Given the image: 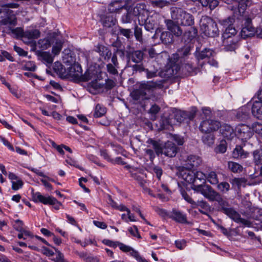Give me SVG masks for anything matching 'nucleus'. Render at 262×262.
I'll list each match as a JSON object with an SVG mask.
<instances>
[{
	"label": "nucleus",
	"mask_w": 262,
	"mask_h": 262,
	"mask_svg": "<svg viewBox=\"0 0 262 262\" xmlns=\"http://www.w3.org/2000/svg\"><path fill=\"white\" fill-rule=\"evenodd\" d=\"M180 69V66L177 64L167 66L165 70L160 72L158 74L159 76L164 78L163 79L141 83L139 88L132 93L133 98L136 100L143 99L148 94L152 93L157 89H163L166 80L177 75Z\"/></svg>",
	"instance_id": "f257e3e1"
},
{
	"label": "nucleus",
	"mask_w": 262,
	"mask_h": 262,
	"mask_svg": "<svg viewBox=\"0 0 262 262\" xmlns=\"http://www.w3.org/2000/svg\"><path fill=\"white\" fill-rule=\"evenodd\" d=\"M209 201H216L218 203L221 210L228 215L230 218L233 220L237 223H241L246 227H250L251 223L248 219H245L241 217V215L236 211L233 208L230 207L228 202L224 199L223 196L216 190H214Z\"/></svg>",
	"instance_id": "f03ea898"
},
{
	"label": "nucleus",
	"mask_w": 262,
	"mask_h": 262,
	"mask_svg": "<svg viewBox=\"0 0 262 262\" xmlns=\"http://www.w3.org/2000/svg\"><path fill=\"white\" fill-rule=\"evenodd\" d=\"M152 147L158 156L163 154L169 158L174 157L178 153V147L170 141H167L163 143H160L157 141H150Z\"/></svg>",
	"instance_id": "7ed1b4c3"
},
{
	"label": "nucleus",
	"mask_w": 262,
	"mask_h": 262,
	"mask_svg": "<svg viewBox=\"0 0 262 262\" xmlns=\"http://www.w3.org/2000/svg\"><path fill=\"white\" fill-rule=\"evenodd\" d=\"M171 18L178 24L184 26H191L194 24V18L190 13L179 8H173L171 12Z\"/></svg>",
	"instance_id": "20e7f679"
},
{
	"label": "nucleus",
	"mask_w": 262,
	"mask_h": 262,
	"mask_svg": "<svg viewBox=\"0 0 262 262\" xmlns=\"http://www.w3.org/2000/svg\"><path fill=\"white\" fill-rule=\"evenodd\" d=\"M200 30L202 33L208 37H214L219 35L217 24L210 17L203 16L200 20Z\"/></svg>",
	"instance_id": "39448f33"
},
{
	"label": "nucleus",
	"mask_w": 262,
	"mask_h": 262,
	"mask_svg": "<svg viewBox=\"0 0 262 262\" xmlns=\"http://www.w3.org/2000/svg\"><path fill=\"white\" fill-rule=\"evenodd\" d=\"M33 200L35 202H40L45 205L50 204L53 205L54 208L56 210H58L60 206L62 205L56 198L53 196H44L38 192L33 193Z\"/></svg>",
	"instance_id": "423d86ee"
},
{
	"label": "nucleus",
	"mask_w": 262,
	"mask_h": 262,
	"mask_svg": "<svg viewBox=\"0 0 262 262\" xmlns=\"http://www.w3.org/2000/svg\"><path fill=\"white\" fill-rule=\"evenodd\" d=\"M221 126V125L219 121L212 119H207L201 122L199 129L203 133H210L218 130Z\"/></svg>",
	"instance_id": "0eeeda50"
},
{
	"label": "nucleus",
	"mask_w": 262,
	"mask_h": 262,
	"mask_svg": "<svg viewBox=\"0 0 262 262\" xmlns=\"http://www.w3.org/2000/svg\"><path fill=\"white\" fill-rule=\"evenodd\" d=\"M159 16L155 14L150 16L142 18L140 25H144L146 30L151 31L156 29L159 24Z\"/></svg>",
	"instance_id": "6e6552de"
},
{
	"label": "nucleus",
	"mask_w": 262,
	"mask_h": 262,
	"mask_svg": "<svg viewBox=\"0 0 262 262\" xmlns=\"http://www.w3.org/2000/svg\"><path fill=\"white\" fill-rule=\"evenodd\" d=\"M0 23L2 25H15L16 20L13 11L10 9H0Z\"/></svg>",
	"instance_id": "1a4fd4ad"
},
{
	"label": "nucleus",
	"mask_w": 262,
	"mask_h": 262,
	"mask_svg": "<svg viewBox=\"0 0 262 262\" xmlns=\"http://www.w3.org/2000/svg\"><path fill=\"white\" fill-rule=\"evenodd\" d=\"M237 135L243 141H247L253 136L252 127L244 124H239L236 127Z\"/></svg>",
	"instance_id": "9d476101"
},
{
	"label": "nucleus",
	"mask_w": 262,
	"mask_h": 262,
	"mask_svg": "<svg viewBox=\"0 0 262 262\" xmlns=\"http://www.w3.org/2000/svg\"><path fill=\"white\" fill-rule=\"evenodd\" d=\"M192 189L195 192L201 193L205 198L209 200L214 189L210 185L195 184L193 183Z\"/></svg>",
	"instance_id": "9b49d317"
},
{
	"label": "nucleus",
	"mask_w": 262,
	"mask_h": 262,
	"mask_svg": "<svg viewBox=\"0 0 262 262\" xmlns=\"http://www.w3.org/2000/svg\"><path fill=\"white\" fill-rule=\"evenodd\" d=\"M130 9H132L135 17L138 16L139 23L142 20V18H144L148 14L146 6L144 3H138L133 7H130Z\"/></svg>",
	"instance_id": "f8f14e48"
},
{
	"label": "nucleus",
	"mask_w": 262,
	"mask_h": 262,
	"mask_svg": "<svg viewBox=\"0 0 262 262\" xmlns=\"http://www.w3.org/2000/svg\"><path fill=\"white\" fill-rule=\"evenodd\" d=\"M252 20L249 17H246L245 19L244 26L241 31V37L243 38L253 36L255 33L254 28L252 27Z\"/></svg>",
	"instance_id": "ddd939ff"
},
{
	"label": "nucleus",
	"mask_w": 262,
	"mask_h": 262,
	"mask_svg": "<svg viewBox=\"0 0 262 262\" xmlns=\"http://www.w3.org/2000/svg\"><path fill=\"white\" fill-rule=\"evenodd\" d=\"M195 115L196 111L194 110L190 111H178L175 114L174 118L178 122H182L192 120Z\"/></svg>",
	"instance_id": "4468645a"
},
{
	"label": "nucleus",
	"mask_w": 262,
	"mask_h": 262,
	"mask_svg": "<svg viewBox=\"0 0 262 262\" xmlns=\"http://www.w3.org/2000/svg\"><path fill=\"white\" fill-rule=\"evenodd\" d=\"M165 23L167 29L171 33H173L176 36H180L183 34V31L178 25L176 24L173 20L170 19L165 20Z\"/></svg>",
	"instance_id": "2eb2a0df"
},
{
	"label": "nucleus",
	"mask_w": 262,
	"mask_h": 262,
	"mask_svg": "<svg viewBox=\"0 0 262 262\" xmlns=\"http://www.w3.org/2000/svg\"><path fill=\"white\" fill-rule=\"evenodd\" d=\"M202 162L200 157L196 156L191 155L188 157L186 161L187 169H194L200 166Z\"/></svg>",
	"instance_id": "dca6fc26"
},
{
	"label": "nucleus",
	"mask_w": 262,
	"mask_h": 262,
	"mask_svg": "<svg viewBox=\"0 0 262 262\" xmlns=\"http://www.w3.org/2000/svg\"><path fill=\"white\" fill-rule=\"evenodd\" d=\"M238 37H234L230 39H223L224 49L226 51H234L238 47Z\"/></svg>",
	"instance_id": "f3484780"
},
{
	"label": "nucleus",
	"mask_w": 262,
	"mask_h": 262,
	"mask_svg": "<svg viewBox=\"0 0 262 262\" xmlns=\"http://www.w3.org/2000/svg\"><path fill=\"white\" fill-rule=\"evenodd\" d=\"M170 218L176 222L181 224H188L185 214L177 210H173L169 215Z\"/></svg>",
	"instance_id": "a211bd4d"
},
{
	"label": "nucleus",
	"mask_w": 262,
	"mask_h": 262,
	"mask_svg": "<svg viewBox=\"0 0 262 262\" xmlns=\"http://www.w3.org/2000/svg\"><path fill=\"white\" fill-rule=\"evenodd\" d=\"M144 52L141 50L130 51L127 53V57L135 63H141L143 59Z\"/></svg>",
	"instance_id": "6ab92c4d"
},
{
	"label": "nucleus",
	"mask_w": 262,
	"mask_h": 262,
	"mask_svg": "<svg viewBox=\"0 0 262 262\" xmlns=\"http://www.w3.org/2000/svg\"><path fill=\"white\" fill-rule=\"evenodd\" d=\"M101 22L104 27L110 28L116 24L117 19L114 15L110 12L101 17Z\"/></svg>",
	"instance_id": "aec40b11"
},
{
	"label": "nucleus",
	"mask_w": 262,
	"mask_h": 262,
	"mask_svg": "<svg viewBox=\"0 0 262 262\" xmlns=\"http://www.w3.org/2000/svg\"><path fill=\"white\" fill-rule=\"evenodd\" d=\"M220 132L224 138L227 140H231L235 136V133L233 128L227 124L221 126Z\"/></svg>",
	"instance_id": "412c9836"
},
{
	"label": "nucleus",
	"mask_w": 262,
	"mask_h": 262,
	"mask_svg": "<svg viewBox=\"0 0 262 262\" xmlns=\"http://www.w3.org/2000/svg\"><path fill=\"white\" fill-rule=\"evenodd\" d=\"M123 10H124V12L121 17V21L123 24L130 23L132 20L135 18L132 9H130V7H125Z\"/></svg>",
	"instance_id": "4be33fe9"
},
{
	"label": "nucleus",
	"mask_w": 262,
	"mask_h": 262,
	"mask_svg": "<svg viewBox=\"0 0 262 262\" xmlns=\"http://www.w3.org/2000/svg\"><path fill=\"white\" fill-rule=\"evenodd\" d=\"M95 51L99 53V55L105 60L109 59L112 55L111 50L107 47L102 45H98L96 47Z\"/></svg>",
	"instance_id": "5701e85b"
},
{
	"label": "nucleus",
	"mask_w": 262,
	"mask_h": 262,
	"mask_svg": "<svg viewBox=\"0 0 262 262\" xmlns=\"http://www.w3.org/2000/svg\"><path fill=\"white\" fill-rule=\"evenodd\" d=\"M253 115L258 119H262V102L255 101L251 108Z\"/></svg>",
	"instance_id": "b1692460"
},
{
	"label": "nucleus",
	"mask_w": 262,
	"mask_h": 262,
	"mask_svg": "<svg viewBox=\"0 0 262 262\" xmlns=\"http://www.w3.org/2000/svg\"><path fill=\"white\" fill-rule=\"evenodd\" d=\"M150 141H155L152 139H149L147 141L146 143L147 144V147L144 149V151L145 153V155L148 156L149 160L151 161H152L156 157V155H157L155 150L152 147V144L150 143Z\"/></svg>",
	"instance_id": "393cba45"
},
{
	"label": "nucleus",
	"mask_w": 262,
	"mask_h": 262,
	"mask_svg": "<svg viewBox=\"0 0 262 262\" xmlns=\"http://www.w3.org/2000/svg\"><path fill=\"white\" fill-rule=\"evenodd\" d=\"M118 246L120 249L124 252L128 253L129 254L136 258L139 254V252L129 246L123 243H118Z\"/></svg>",
	"instance_id": "a878e982"
},
{
	"label": "nucleus",
	"mask_w": 262,
	"mask_h": 262,
	"mask_svg": "<svg viewBox=\"0 0 262 262\" xmlns=\"http://www.w3.org/2000/svg\"><path fill=\"white\" fill-rule=\"evenodd\" d=\"M215 54L213 50L205 48L202 51L198 52L196 54V57L198 60H203L206 58H210L211 57H213Z\"/></svg>",
	"instance_id": "bb28decb"
},
{
	"label": "nucleus",
	"mask_w": 262,
	"mask_h": 262,
	"mask_svg": "<svg viewBox=\"0 0 262 262\" xmlns=\"http://www.w3.org/2000/svg\"><path fill=\"white\" fill-rule=\"evenodd\" d=\"M36 55L47 64H51L53 62V57L48 52L37 51Z\"/></svg>",
	"instance_id": "cd10ccee"
},
{
	"label": "nucleus",
	"mask_w": 262,
	"mask_h": 262,
	"mask_svg": "<svg viewBox=\"0 0 262 262\" xmlns=\"http://www.w3.org/2000/svg\"><path fill=\"white\" fill-rule=\"evenodd\" d=\"M248 155L249 153L245 151L241 146H236L232 152V156L234 159L246 158Z\"/></svg>",
	"instance_id": "c85d7f7f"
},
{
	"label": "nucleus",
	"mask_w": 262,
	"mask_h": 262,
	"mask_svg": "<svg viewBox=\"0 0 262 262\" xmlns=\"http://www.w3.org/2000/svg\"><path fill=\"white\" fill-rule=\"evenodd\" d=\"M182 70L186 75L196 74L200 70L198 68L194 67L191 63H186L182 67Z\"/></svg>",
	"instance_id": "c756f323"
},
{
	"label": "nucleus",
	"mask_w": 262,
	"mask_h": 262,
	"mask_svg": "<svg viewBox=\"0 0 262 262\" xmlns=\"http://www.w3.org/2000/svg\"><path fill=\"white\" fill-rule=\"evenodd\" d=\"M40 33L38 30L33 29L28 30L24 32L23 34V38L28 39H33L38 38L40 36Z\"/></svg>",
	"instance_id": "7c9ffc66"
},
{
	"label": "nucleus",
	"mask_w": 262,
	"mask_h": 262,
	"mask_svg": "<svg viewBox=\"0 0 262 262\" xmlns=\"http://www.w3.org/2000/svg\"><path fill=\"white\" fill-rule=\"evenodd\" d=\"M249 109L247 106L242 107L237 113L236 117L240 120H246L249 118Z\"/></svg>",
	"instance_id": "2f4dec72"
},
{
	"label": "nucleus",
	"mask_w": 262,
	"mask_h": 262,
	"mask_svg": "<svg viewBox=\"0 0 262 262\" xmlns=\"http://www.w3.org/2000/svg\"><path fill=\"white\" fill-rule=\"evenodd\" d=\"M183 179L189 184L195 183V172L192 170H187L182 173Z\"/></svg>",
	"instance_id": "473e14b6"
},
{
	"label": "nucleus",
	"mask_w": 262,
	"mask_h": 262,
	"mask_svg": "<svg viewBox=\"0 0 262 262\" xmlns=\"http://www.w3.org/2000/svg\"><path fill=\"white\" fill-rule=\"evenodd\" d=\"M237 31L236 29L232 27H228L226 28L225 32L223 34V39H230L233 38L236 36Z\"/></svg>",
	"instance_id": "72a5a7b5"
},
{
	"label": "nucleus",
	"mask_w": 262,
	"mask_h": 262,
	"mask_svg": "<svg viewBox=\"0 0 262 262\" xmlns=\"http://www.w3.org/2000/svg\"><path fill=\"white\" fill-rule=\"evenodd\" d=\"M198 30L195 27H191L185 30L183 33L184 39L192 40L197 35Z\"/></svg>",
	"instance_id": "f704fd0d"
},
{
	"label": "nucleus",
	"mask_w": 262,
	"mask_h": 262,
	"mask_svg": "<svg viewBox=\"0 0 262 262\" xmlns=\"http://www.w3.org/2000/svg\"><path fill=\"white\" fill-rule=\"evenodd\" d=\"M162 42L166 45L171 43L173 41V35L170 32H163L160 35Z\"/></svg>",
	"instance_id": "c9c22d12"
},
{
	"label": "nucleus",
	"mask_w": 262,
	"mask_h": 262,
	"mask_svg": "<svg viewBox=\"0 0 262 262\" xmlns=\"http://www.w3.org/2000/svg\"><path fill=\"white\" fill-rule=\"evenodd\" d=\"M205 134L202 137V140L203 143L208 146H212L214 143V136L213 134L210 133Z\"/></svg>",
	"instance_id": "e433bc0d"
},
{
	"label": "nucleus",
	"mask_w": 262,
	"mask_h": 262,
	"mask_svg": "<svg viewBox=\"0 0 262 262\" xmlns=\"http://www.w3.org/2000/svg\"><path fill=\"white\" fill-rule=\"evenodd\" d=\"M228 168L234 173H240L243 169V167L241 164L232 161L228 162Z\"/></svg>",
	"instance_id": "4c0bfd02"
},
{
	"label": "nucleus",
	"mask_w": 262,
	"mask_h": 262,
	"mask_svg": "<svg viewBox=\"0 0 262 262\" xmlns=\"http://www.w3.org/2000/svg\"><path fill=\"white\" fill-rule=\"evenodd\" d=\"M206 179L212 185H216L219 183L217 174L214 171H211L206 174Z\"/></svg>",
	"instance_id": "58836bf2"
},
{
	"label": "nucleus",
	"mask_w": 262,
	"mask_h": 262,
	"mask_svg": "<svg viewBox=\"0 0 262 262\" xmlns=\"http://www.w3.org/2000/svg\"><path fill=\"white\" fill-rule=\"evenodd\" d=\"M227 148V144L225 140H222L219 144H218L214 148V151L216 154H224Z\"/></svg>",
	"instance_id": "ea45409f"
},
{
	"label": "nucleus",
	"mask_w": 262,
	"mask_h": 262,
	"mask_svg": "<svg viewBox=\"0 0 262 262\" xmlns=\"http://www.w3.org/2000/svg\"><path fill=\"white\" fill-rule=\"evenodd\" d=\"M125 7L121 6L118 1L112 2L109 6L108 10L111 13L117 12L119 10H123Z\"/></svg>",
	"instance_id": "a19ab883"
},
{
	"label": "nucleus",
	"mask_w": 262,
	"mask_h": 262,
	"mask_svg": "<svg viewBox=\"0 0 262 262\" xmlns=\"http://www.w3.org/2000/svg\"><path fill=\"white\" fill-rule=\"evenodd\" d=\"M238 3V10L240 13H244L248 7L252 4L251 0H237Z\"/></svg>",
	"instance_id": "79ce46f5"
},
{
	"label": "nucleus",
	"mask_w": 262,
	"mask_h": 262,
	"mask_svg": "<svg viewBox=\"0 0 262 262\" xmlns=\"http://www.w3.org/2000/svg\"><path fill=\"white\" fill-rule=\"evenodd\" d=\"M232 185H235L240 188L241 186L245 187L247 183V180L244 178H234L230 180Z\"/></svg>",
	"instance_id": "37998d69"
},
{
	"label": "nucleus",
	"mask_w": 262,
	"mask_h": 262,
	"mask_svg": "<svg viewBox=\"0 0 262 262\" xmlns=\"http://www.w3.org/2000/svg\"><path fill=\"white\" fill-rule=\"evenodd\" d=\"M70 72L73 76L79 77L82 74L81 66L79 64H74L71 67Z\"/></svg>",
	"instance_id": "c03bdc74"
},
{
	"label": "nucleus",
	"mask_w": 262,
	"mask_h": 262,
	"mask_svg": "<svg viewBox=\"0 0 262 262\" xmlns=\"http://www.w3.org/2000/svg\"><path fill=\"white\" fill-rule=\"evenodd\" d=\"M51 42L49 38L39 39L37 43V46L42 50H46L51 47Z\"/></svg>",
	"instance_id": "a18cd8bd"
},
{
	"label": "nucleus",
	"mask_w": 262,
	"mask_h": 262,
	"mask_svg": "<svg viewBox=\"0 0 262 262\" xmlns=\"http://www.w3.org/2000/svg\"><path fill=\"white\" fill-rule=\"evenodd\" d=\"M253 161L256 165L262 164V150L257 149L253 152Z\"/></svg>",
	"instance_id": "49530a36"
},
{
	"label": "nucleus",
	"mask_w": 262,
	"mask_h": 262,
	"mask_svg": "<svg viewBox=\"0 0 262 262\" xmlns=\"http://www.w3.org/2000/svg\"><path fill=\"white\" fill-rule=\"evenodd\" d=\"M106 113L105 108L98 104L96 105L94 113V116L98 118L103 116Z\"/></svg>",
	"instance_id": "de8ad7c7"
},
{
	"label": "nucleus",
	"mask_w": 262,
	"mask_h": 262,
	"mask_svg": "<svg viewBox=\"0 0 262 262\" xmlns=\"http://www.w3.org/2000/svg\"><path fill=\"white\" fill-rule=\"evenodd\" d=\"M200 207L201 209L205 210H210V206L209 204L205 201L201 200L195 202V205H194L192 208H196Z\"/></svg>",
	"instance_id": "09e8293b"
},
{
	"label": "nucleus",
	"mask_w": 262,
	"mask_h": 262,
	"mask_svg": "<svg viewBox=\"0 0 262 262\" xmlns=\"http://www.w3.org/2000/svg\"><path fill=\"white\" fill-rule=\"evenodd\" d=\"M63 42L61 40L57 39L55 42V44L53 45L52 47V53L55 55H57L59 54L62 48Z\"/></svg>",
	"instance_id": "8fccbe9b"
},
{
	"label": "nucleus",
	"mask_w": 262,
	"mask_h": 262,
	"mask_svg": "<svg viewBox=\"0 0 262 262\" xmlns=\"http://www.w3.org/2000/svg\"><path fill=\"white\" fill-rule=\"evenodd\" d=\"M131 177L135 180L139 182L141 185H143L144 184V180L143 179V174L141 172H130Z\"/></svg>",
	"instance_id": "3c124183"
},
{
	"label": "nucleus",
	"mask_w": 262,
	"mask_h": 262,
	"mask_svg": "<svg viewBox=\"0 0 262 262\" xmlns=\"http://www.w3.org/2000/svg\"><path fill=\"white\" fill-rule=\"evenodd\" d=\"M217 188L223 193L227 192L230 189V185L228 183L223 182L217 184Z\"/></svg>",
	"instance_id": "603ef678"
},
{
	"label": "nucleus",
	"mask_w": 262,
	"mask_h": 262,
	"mask_svg": "<svg viewBox=\"0 0 262 262\" xmlns=\"http://www.w3.org/2000/svg\"><path fill=\"white\" fill-rule=\"evenodd\" d=\"M158 71V70L157 68H154L152 69L151 67H149L147 69H146V70L145 72L146 73V77L148 79H150V78L156 77L158 75V74H157Z\"/></svg>",
	"instance_id": "864d4df0"
},
{
	"label": "nucleus",
	"mask_w": 262,
	"mask_h": 262,
	"mask_svg": "<svg viewBox=\"0 0 262 262\" xmlns=\"http://www.w3.org/2000/svg\"><path fill=\"white\" fill-rule=\"evenodd\" d=\"M36 68L35 63L33 61H29L25 62L24 64L22 63V69L24 70L34 71Z\"/></svg>",
	"instance_id": "5fc2aeb1"
},
{
	"label": "nucleus",
	"mask_w": 262,
	"mask_h": 262,
	"mask_svg": "<svg viewBox=\"0 0 262 262\" xmlns=\"http://www.w3.org/2000/svg\"><path fill=\"white\" fill-rule=\"evenodd\" d=\"M234 22V19L232 17H228L225 19H222L219 20V23L224 27H232L233 23Z\"/></svg>",
	"instance_id": "6e6d98bb"
},
{
	"label": "nucleus",
	"mask_w": 262,
	"mask_h": 262,
	"mask_svg": "<svg viewBox=\"0 0 262 262\" xmlns=\"http://www.w3.org/2000/svg\"><path fill=\"white\" fill-rule=\"evenodd\" d=\"M253 132H254L262 137V124L259 122L253 123L252 125Z\"/></svg>",
	"instance_id": "4d7b16f0"
},
{
	"label": "nucleus",
	"mask_w": 262,
	"mask_h": 262,
	"mask_svg": "<svg viewBox=\"0 0 262 262\" xmlns=\"http://www.w3.org/2000/svg\"><path fill=\"white\" fill-rule=\"evenodd\" d=\"M24 183L20 179L12 182V189L14 190H17L21 188Z\"/></svg>",
	"instance_id": "13d9d810"
},
{
	"label": "nucleus",
	"mask_w": 262,
	"mask_h": 262,
	"mask_svg": "<svg viewBox=\"0 0 262 262\" xmlns=\"http://www.w3.org/2000/svg\"><path fill=\"white\" fill-rule=\"evenodd\" d=\"M161 126L163 129H169L171 127L168 119L163 118L160 122Z\"/></svg>",
	"instance_id": "bf43d9fd"
},
{
	"label": "nucleus",
	"mask_w": 262,
	"mask_h": 262,
	"mask_svg": "<svg viewBox=\"0 0 262 262\" xmlns=\"http://www.w3.org/2000/svg\"><path fill=\"white\" fill-rule=\"evenodd\" d=\"M56 252V257L54 259L55 262H68L66 259L64 258L63 254L59 250L55 249Z\"/></svg>",
	"instance_id": "052dcab7"
},
{
	"label": "nucleus",
	"mask_w": 262,
	"mask_h": 262,
	"mask_svg": "<svg viewBox=\"0 0 262 262\" xmlns=\"http://www.w3.org/2000/svg\"><path fill=\"white\" fill-rule=\"evenodd\" d=\"M129 233L134 236L137 237L138 238H141V236L139 233L137 227L134 226L133 227H130L128 229Z\"/></svg>",
	"instance_id": "680f3d73"
},
{
	"label": "nucleus",
	"mask_w": 262,
	"mask_h": 262,
	"mask_svg": "<svg viewBox=\"0 0 262 262\" xmlns=\"http://www.w3.org/2000/svg\"><path fill=\"white\" fill-rule=\"evenodd\" d=\"M135 36L137 40L140 42L142 41V29L141 28L136 26L135 28Z\"/></svg>",
	"instance_id": "e2e57ef3"
},
{
	"label": "nucleus",
	"mask_w": 262,
	"mask_h": 262,
	"mask_svg": "<svg viewBox=\"0 0 262 262\" xmlns=\"http://www.w3.org/2000/svg\"><path fill=\"white\" fill-rule=\"evenodd\" d=\"M117 68H118V67H116L111 63H108L106 66L107 71L110 74H111L113 75H116L118 74V71L117 70Z\"/></svg>",
	"instance_id": "0e129e2a"
},
{
	"label": "nucleus",
	"mask_w": 262,
	"mask_h": 262,
	"mask_svg": "<svg viewBox=\"0 0 262 262\" xmlns=\"http://www.w3.org/2000/svg\"><path fill=\"white\" fill-rule=\"evenodd\" d=\"M196 179L200 181L203 180V183H205V179H206V174H205L201 171H197L195 173V182H196Z\"/></svg>",
	"instance_id": "69168bd1"
},
{
	"label": "nucleus",
	"mask_w": 262,
	"mask_h": 262,
	"mask_svg": "<svg viewBox=\"0 0 262 262\" xmlns=\"http://www.w3.org/2000/svg\"><path fill=\"white\" fill-rule=\"evenodd\" d=\"M175 245L177 248L180 250L183 249L186 246V242L185 240H177L175 241Z\"/></svg>",
	"instance_id": "338daca9"
},
{
	"label": "nucleus",
	"mask_w": 262,
	"mask_h": 262,
	"mask_svg": "<svg viewBox=\"0 0 262 262\" xmlns=\"http://www.w3.org/2000/svg\"><path fill=\"white\" fill-rule=\"evenodd\" d=\"M119 31L121 35H122L128 38L130 37V35L132 33V31L130 29L120 28Z\"/></svg>",
	"instance_id": "774afa93"
}]
</instances>
